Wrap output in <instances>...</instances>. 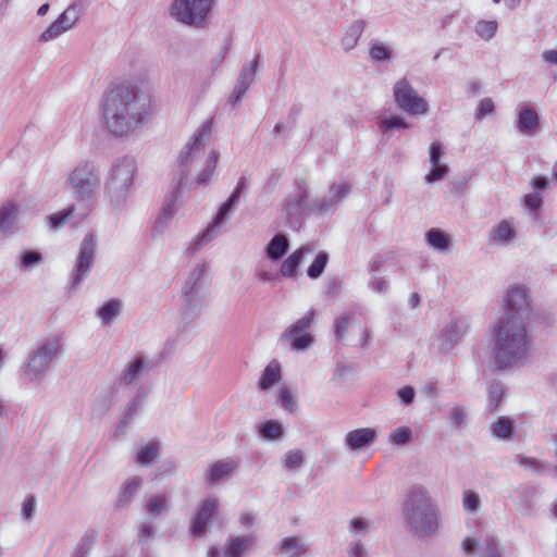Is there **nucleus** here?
<instances>
[{
    "mask_svg": "<svg viewBox=\"0 0 557 557\" xmlns=\"http://www.w3.org/2000/svg\"><path fill=\"white\" fill-rule=\"evenodd\" d=\"M281 379V366L278 361L272 360L263 370L258 386L260 389L267 391L273 387Z\"/></svg>",
    "mask_w": 557,
    "mask_h": 557,
    "instance_id": "29",
    "label": "nucleus"
},
{
    "mask_svg": "<svg viewBox=\"0 0 557 557\" xmlns=\"http://www.w3.org/2000/svg\"><path fill=\"white\" fill-rule=\"evenodd\" d=\"M60 350L58 339L40 344L32 354L25 364V375L30 382H41L51 362Z\"/></svg>",
    "mask_w": 557,
    "mask_h": 557,
    "instance_id": "10",
    "label": "nucleus"
},
{
    "mask_svg": "<svg viewBox=\"0 0 557 557\" xmlns=\"http://www.w3.org/2000/svg\"><path fill=\"white\" fill-rule=\"evenodd\" d=\"M373 530L371 520L363 517H355L348 521V532L354 537H360Z\"/></svg>",
    "mask_w": 557,
    "mask_h": 557,
    "instance_id": "41",
    "label": "nucleus"
},
{
    "mask_svg": "<svg viewBox=\"0 0 557 557\" xmlns=\"http://www.w3.org/2000/svg\"><path fill=\"white\" fill-rule=\"evenodd\" d=\"M491 431L497 438L509 440L515 434L516 424L509 417H499L496 422L491 424Z\"/></svg>",
    "mask_w": 557,
    "mask_h": 557,
    "instance_id": "36",
    "label": "nucleus"
},
{
    "mask_svg": "<svg viewBox=\"0 0 557 557\" xmlns=\"http://www.w3.org/2000/svg\"><path fill=\"white\" fill-rule=\"evenodd\" d=\"M122 301L120 299H110L98 308L97 315L106 325L111 322L121 313Z\"/></svg>",
    "mask_w": 557,
    "mask_h": 557,
    "instance_id": "35",
    "label": "nucleus"
},
{
    "mask_svg": "<svg viewBox=\"0 0 557 557\" xmlns=\"http://www.w3.org/2000/svg\"><path fill=\"white\" fill-rule=\"evenodd\" d=\"M430 162L432 165H442L441 158L444 156V147L440 141H433L429 148Z\"/></svg>",
    "mask_w": 557,
    "mask_h": 557,
    "instance_id": "59",
    "label": "nucleus"
},
{
    "mask_svg": "<svg viewBox=\"0 0 557 557\" xmlns=\"http://www.w3.org/2000/svg\"><path fill=\"white\" fill-rule=\"evenodd\" d=\"M69 183L76 200L89 202L100 187L99 170L91 162L82 163L70 173Z\"/></svg>",
    "mask_w": 557,
    "mask_h": 557,
    "instance_id": "8",
    "label": "nucleus"
},
{
    "mask_svg": "<svg viewBox=\"0 0 557 557\" xmlns=\"http://www.w3.org/2000/svg\"><path fill=\"white\" fill-rule=\"evenodd\" d=\"M329 262V253L324 250L319 251L312 263L307 269L308 277L312 280L319 278L323 273Z\"/></svg>",
    "mask_w": 557,
    "mask_h": 557,
    "instance_id": "42",
    "label": "nucleus"
},
{
    "mask_svg": "<svg viewBox=\"0 0 557 557\" xmlns=\"http://www.w3.org/2000/svg\"><path fill=\"white\" fill-rule=\"evenodd\" d=\"M518 463L520 466L530 468L531 470H533L534 472H536L539 474L544 473L548 469L552 468L549 465H546L545 462H543L539 459L532 458V457H521L518 460Z\"/></svg>",
    "mask_w": 557,
    "mask_h": 557,
    "instance_id": "51",
    "label": "nucleus"
},
{
    "mask_svg": "<svg viewBox=\"0 0 557 557\" xmlns=\"http://www.w3.org/2000/svg\"><path fill=\"white\" fill-rule=\"evenodd\" d=\"M314 321V311L311 309L306 312L299 320L290 324L283 336L289 342L294 350H305L313 343V337L307 330Z\"/></svg>",
    "mask_w": 557,
    "mask_h": 557,
    "instance_id": "13",
    "label": "nucleus"
},
{
    "mask_svg": "<svg viewBox=\"0 0 557 557\" xmlns=\"http://www.w3.org/2000/svg\"><path fill=\"white\" fill-rule=\"evenodd\" d=\"M497 30V23L495 21H480L475 25L476 34L485 40L494 37Z\"/></svg>",
    "mask_w": 557,
    "mask_h": 557,
    "instance_id": "50",
    "label": "nucleus"
},
{
    "mask_svg": "<svg viewBox=\"0 0 557 557\" xmlns=\"http://www.w3.org/2000/svg\"><path fill=\"white\" fill-rule=\"evenodd\" d=\"M278 547L286 557H302L308 550V546L298 536L282 539Z\"/></svg>",
    "mask_w": 557,
    "mask_h": 557,
    "instance_id": "28",
    "label": "nucleus"
},
{
    "mask_svg": "<svg viewBox=\"0 0 557 557\" xmlns=\"http://www.w3.org/2000/svg\"><path fill=\"white\" fill-rule=\"evenodd\" d=\"M260 65L261 57L257 54L249 64L243 66L238 76L251 85Z\"/></svg>",
    "mask_w": 557,
    "mask_h": 557,
    "instance_id": "49",
    "label": "nucleus"
},
{
    "mask_svg": "<svg viewBox=\"0 0 557 557\" xmlns=\"http://www.w3.org/2000/svg\"><path fill=\"white\" fill-rule=\"evenodd\" d=\"M219 159V152L214 149L208 154L203 170L197 176V185H208L211 182Z\"/></svg>",
    "mask_w": 557,
    "mask_h": 557,
    "instance_id": "39",
    "label": "nucleus"
},
{
    "mask_svg": "<svg viewBox=\"0 0 557 557\" xmlns=\"http://www.w3.org/2000/svg\"><path fill=\"white\" fill-rule=\"evenodd\" d=\"M239 201L236 199V196L235 195H230V197L226 199V201H224L214 219H213V222L212 224H210L208 227H212V232H215L216 233V228L220 227V225L228 219L230 214L237 208Z\"/></svg>",
    "mask_w": 557,
    "mask_h": 557,
    "instance_id": "33",
    "label": "nucleus"
},
{
    "mask_svg": "<svg viewBox=\"0 0 557 557\" xmlns=\"http://www.w3.org/2000/svg\"><path fill=\"white\" fill-rule=\"evenodd\" d=\"M208 270L207 262L198 263L190 271L182 287V317L187 322L197 319L202 311L201 295L210 284Z\"/></svg>",
    "mask_w": 557,
    "mask_h": 557,
    "instance_id": "5",
    "label": "nucleus"
},
{
    "mask_svg": "<svg viewBox=\"0 0 557 557\" xmlns=\"http://www.w3.org/2000/svg\"><path fill=\"white\" fill-rule=\"evenodd\" d=\"M249 87H250V84L238 76L237 83L234 86V89H233V92L231 96V101H232L233 106H235L237 102L242 101L244 95L246 94V91L248 90Z\"/></svg>",
    "mask_w": 557,
    "mask_h": 557,
    "instance_id": "55",
    "label": "nucleus"
},
{
    "mask_svg": "<svg viewBox=\"0 0 557 557\" xmlns=\"http://www.w3.org/2000/svg\"><path fill=\"white\" fill-rule=\"evenodd\" d=\"M393 94L397 107L409 114H425L429 110L426 101L416 92L406 78L395 84Z\"/></svg>",
    "mask_w": 557,
    "mask_h": 557,
    "instance_id": "12",
    "label": "nucleus"
},
{
    "mask_svg": "<svg viewBox=\"0 0 557 557\" xmlns=\"http://www.w3.org/2000/svg\"><path fill=\"white\" fill-rule=\"evenodd\" d=\"M74 211V206H70L62 211L49 215L50 227L53 230H59L60 227L64 226L73 216Z\"/></svg>",
    "mask_w": 557,
    "mask_h": 557,
    "instance_id": "46",
    "label": "nucleus"
},
{
    "mask_svg": "<svg viewBox=\"0 0 557 557\" xmlns=\"http://www.w3.org/2000/svg\"><path fill=\"white\" fill-rule=\"evenodd\" d=\"M256 540L255 534L228 536L224 546V557H244L245 552L255 545Z\"/></svg>",
    "mask_w": 557,
    "mask_h": 557,
    "instance_id": "22",
    "label": "nucleus"
},
{
    "mask_svg": "<svg viewBox=\"0 0 557 557\" xmlns=\"http://www.w3.org/2000/svg\"><path fill=\"white\" fill-rule=\"evenodd\" d=\"M44 262L42 255L37 250H25L21 255V270H30Z\"/></svg>",
    "mask_w": 557,
    "mask_h": 557,
    "instance_id": "45",
    "label": "nucleus"
},
{
    "mask_svg": "<svg viewBox=\"0 0 557 557\" xmlns=\"http://www.w3.org/2000/svg\"><path fill=\"white\" fill-rule=\"evenodd\" d=\"M350 190L351 184L349 182L332 184L329 188L330 196L321 199L314 198L311 200L310 209L318 215L333 213L338 208L339 203L348 196Z\"/></svg>",
    "mask_w": 557,
    "mask_h": 557,
    "instance_id": "14",
    "label": "nucleus"
},
{
    "mask_svg": "<svg viewBox=\"0 0 557 557\" xmlns=\"http://www.w3.org/2000/svg\"><path fill=\"white\" fill-rule=\"evenodd\" d=\"M401 513L405 529L420 540L433 536L438 530L440 510L423 486H414L407 493Z\"/></svg>",
    "mask_w": 557,
    "mask_h": 557,
    "instance_id": "3",
    "label": "nucleus"
},
{
    "mask_svg": "<svg viewBox=\"0 0 557 557\" xmlns=\"http://www.w3.org/2000/svg\"><path fill=\"white\" fill-rule=\"evenodd\" d=\"M35 508H36V497L34 495H28L22 504V510H21L22 518L25 520H30L33 518Z\"/></svg>",
    "mask_w": 557,
    "mask_h": 557,
    "instance_id": "62",
    "label": "nucleus"
},
{
    "mask_svg": "<svg viewBox=\"0 0 557 557\" xmlns=\"http://www.w3.org/2000/svg\"><path fill=\"white\" fill-rule=\"evenodd\" d=\"M96 248V237L92 233H88L79 246V251L71 275L70 290L76 289L89 274L95 261Z\"/></svg>",
    "mask_w": 557,
    "mask_h": 557,
    "instance_id": "11",
    "label": "nucleus"
},
{
    "mask_svg": "<svg viewBox=\"0 0 557 557\" xmlns=\"http://www.w3.org/2000/svg\"><path fill=\"white\" fill-rule=\"evenodd\" d=\"M112 403V394L107 393L104 395H101L95 400L92 405V412L97 417H103L111 409Z\"/></svg>",
    "mask_w": 557,
    "mask_h": 557,
    "instance_id": "48",
    "label": "nucleus"
},
{
    "mask_svg": "<svg viewBox=\"0 0 557 557\" xmlns=\"http://www.w3.org/2000/svg\"><path fill=\"white\" fill-rule=\"evenodd\" d=\"M141 484L143 479L140 476H132L127 479L119 492L115 509L127 508L140 488Z\"/></svg>",
    "mask_w": 557,
    "mask_h": 557,
    "instance_id": "24",
    "label": "nucleus"
},
{
    "mask_svg": "<svg viewBox=\"0 0 557 557\" xmlns=\"http://www.w3.org/2000/svg\"><path fill=\"white\" fill-rule=\"evenodd\" d=\"M306 252V248L300 247L290 253L281 265V274L285 277H295Z\"/></svg>",
    "mask_w": 557,
    "mask_h": 557,
    "instance_id": "31",
    "label": "nucleus"
},
{
    "mask_svg": "<svg viewBox=\"0 0 557 557\" xmlns=\"http://www.w3.org/2000/svg\"><path fill=\"white\" fill-rule=\"evenodd\" d=\"M523 202L531 211H537L543 205V199L539 193H531L524 196Z\"/></svg>",
    "mask_w": 557,
    "mask_h": 557,
    "instance_id": "64",
    "label": "nucleus"
},
{
    "mask_svg": "<svg viewBox=\"0 0 557 557\" xmlns=\"http://www.w3.org/2000/svg\"><path fill=\"white\" fill-rule=\"evenodd\" d=\"M376 440L377 433L374 429H356L346 434L345 445L352 451H360L371 446Z\"/></svg>",
    "mask_w": 557,
    "mask_h": 557,
    "instance_id": "20",
    "label": "nucleus"
},
{
    "mask_svg": "<svg viewBox=\"0 0 557 557\" xmlns=\"http://www.w3.org/2000/svg\"><path fill=\"white\" fill-rule=\"evenodd\" d=\"M348 557H369L367 548L360 539L352 541L347 547Z\"/></svg>",
    "mask_w": 557,
    "mask_h": 557,
    "instance_id": "61",
    "label": "nucleus"
},
{
    "mask_svg": "<svg viewBox=\"0 0 557 557\" xmlns=\"http://www.w3.org/2000/svg\"><path fill=\"white\" fill-rule=\"evenodd\" d=\"M540 127V116L533 108L523 107L518 112L517 128L525 136H533Z\"/></svg>",
    "mask_w": 557,
    "mask_h": 557,
    "instance_id": "23",
    "label": "nucleus"
},
{
    "mask_svg": "<svg viewBox=\"0 0 557 557\" xmlns=\"http://www.w3.org/2000/svg\"><path fill=\"white\" fill-rule=\"evenodd\" d=\"M81 17L78 7L69 5L39 36L40 42L50 41L75 26Z\"/></svg>",
    "mask_w": 557,
    "mask_h": 557,
    "instance_id": "16",
    "label": "nucleus"
},
{
    "mask_svg": "<svg viewBox=\"0 0 557 557\" xmlns=\"http://www.w3.org/2000/svg\"><path fill=\"white\" fill-rule=\"evenodd\" d=\"M258 435L265 441H276L284 436V428L276 420H267L258 425Z\"/></svg>",
    "mask_w": 557,
    "mask_h": 557,
    "instance_id": "34",
    "label": "nucleus"
},
{
    "mask_svg": "<svg viewBox=\"0 0 557 557\" xmlns=\"http://www.w3.org/2000/svg\"><path fill=\"white\" fill-rule=\"evenodd\" d=\"M364 21L356 20L345 28L344 35L341 39V45L344 51H351L358 44V40L364 29Z\"/></svg>",
    "mask_w": 557,
    "mask_h": 557,
    "instance_id": "26",
    "label": "nucleus"
},
{
    "mask_svg": "<svg viewBox=\"0 0 557 557\" xmlns=\"http://www.w3.org/2000/svg\"><path fill=\"white\" fill-rule=\"evenodd\" d=\"M504 397V385L499 381H493L487 386V410L495 412Z\"/></svg>",
    "mask_w": 557,
    "mask_h": 557,
    "instance_id": "38",
    "label": "nucleus"
},
{
    "mask_svg": "<svg viewBox=\"0 0 557 557\" xmlns=\"http://www.w3.org/2000/svg\"><path fill=\"white\" fill-rule=\"evenodd\" d=\"M462 503H463L465 509L472 513L476 512L481 505V500H480L478 493H475L473 491H466L463 493Z\"/></svg>",
    "mask_w": 557,
    "mask_h": 557,
    "instance_id": "54",
    "label": "nucleus"
},
{
    "mask_svg": "<svg viewBox=\"0 0 557 557\" xmlns=\"http://www.w3.org/2000/svg\"><path fill=\"white\" fill-rule=\"evenodd\" d=\"M212 122L210 120L203 122L194 133L190 140L186 144L178 157L180 180L171 193L170 201L164 206L162 216L158 219L157 223L162 220L168 222L173 218L176 207L175 200L177 198L180 186L187 182L189 174V164L198 159L200 152L205 149L207 140L211 136Z\"/></svg>",
    "mask_w": 557,
    "mask_h": 557,
    "instance_id": "4",
    "label": "nucleus"
},
{
    "mask_svg": "<svg viewBox=\"0 0 557 557\" xmlns=\"http://www.w3.org/2000/svg\"><path fill=\"white\" fill-rule=\"evenodd\" d=\"M469 324L462 319H451L445 324L440 334V348L443 351H448L458 345L466 333L468 332Z\"/></svg>",
    "mask_w": 557,
    "mask_h": 557,
    "instance_id": "17",
    "label": "nucleus"
},
{
    "mask_svg": "<svg viewBox=\"0 0 557 557\" xmlns=\"http://www.w3.org/2000/svg\"><path fill=\"white\" fill-rule=\"evenodd\" d=\"M518 494L520 505L525 513H530L535 505L539 488L532 484H520L515 488Z\"/></svg>",
    "mask_w": 557,
    "mask_h": 557,
    "instance_id": "27",
    "label": "nucleus"
},
{
    "mask_svg": "<svg viewBox=\"0 0 557 557\" xmlns=\"http://www.w3.org/2000/svg\"><path fill=\"white\" fill-rule=\"evenodd\" d=\"M482 554V557H503L498 541L496 537L486 535L481 543L474 537H466L462 541V549L466 554H472L475 549Z\"/></svg>",
    "mask_w": 557,
    "mask_h": 557,
    "instance_id": "19",
    "label": "nucleus"
},
{
    "mask_svg": "<svg viewBox=\"0 0 557 557\" xmlns=\"http://www.w3.org/2000/svg\"><path fill=\"white\" fill-rule=\"evenodd\" d=\"M350 320H351V315L350 313H345L343 314L342 317H339L336 322H335V337L336 339H343L347 330H348V326H349V323H350Z\"/></svg>",
    "mask_w": 557,
    "mask_h": 557,
    "instance_id": "58",
    "label": "nucleus"
},
{
    "mask_svg": "<svg viewBox=\"0 0 557 557\" xmlns=\"http://www.w3.org/2000/svg\"><path fill=\"white\" fill-rule=\"evenodd\" d=\"M289 249V240L286 235L276 233L265 246V255L271 261L281 260Z\"/></svg>",
    "mask_w": 557,
    "mask_h": 557,
    "instance_id": "25",
    "label": "nucleus"
},
{
    "mask_svg": "<svg viewBox=\"0 0 557 557\" xmlns=\"http://www.w3.org/2000/svg\"><path fill=\"white\" fill-rule=\"evenodd\" d=\"M294 187L295 193L286 195L282 200L281 210L285 224L294 231H299L304 223V215L314 214V211L310 209L309 185L306 178H296Z\"/></svg>",
    "mask_w": 557,
    "mask_h": 557,
    "instance_id": "7",
    "label": "nucleus"
},
{
    "mask_svg": "<svg viewBox=\"0 0 557 557\" xmlns=\"http://www.w3.org/2000/svg\"><path fill=\"white\" fill-rule=\"evenodd\" d=\"M148 392L144 388H139L134 397L127 404L123 417L115 429L116 434H125L128 425L135 419L138 409L144 405Z\"/></svg>",
    "mask_w": 557,
    "mask_h": 557,
    "instance_id": "21",
    "label": "nucleus"
},
{
    "mask_svg": "<svg viewBox=\"0 0 557 557\" xmlns=\"http://www.w3.org/2000/svg\"><path fill=\"white\" fill-rule=\"evenodd\" d=\"M530 314L529 290L525 287L511 286L504 296V313L494 324L493 356L498 370L511 369L525 359Z\"/></svg>",
    "mask_w": 557,
    "mask_h": 557,
    "instance_id": "1",
    "label": "nucleus"
},
{
    "mask_svg": "<svg viewBox=\"0 0 557 557\" xmlns=\"http://www.w3.org/2000/svg\"><path fill=\"white\" fill-rule=\"evenodd\" d=\"M159 453V444L150 442L141 446L136 455V461L141 466H147L152 462Z\"/></svg>",
    "mask_w": 557,
    "mask_h": 557,
    "instance_id": "43",
    "label": "nucleus"
},
{
    "mask_svg": "<svg viewBox=\"0 0 557 557\" xmlns=\"http://www.w3.org/2000/svg\"><path fill=\"white\" fill-rule=\"evenodd\" d=\"M380 267H381V260L380 259L373 260L371 265H370V271L373 274V281H371L369 283V285L376 293H381L383 290V278L375 276V273L380 270Z\"/></svg>",
    "mask_w": 557,
    "mask_h": 557,
    "instance_id": "60",
    "label": "nucleus"
},
{
    "mask_svg": "<svg viewBox=\"0 0 557 557\" xmlns=\"http://www.w3.org/2000/svg\"><path fill=\"white\" fill-rule=\"evenodd\" d=\"M494 110H495V106H494L493 100L491 98H484L478 104V108L475 111V119L480 121V120L484 119L485 116L492 114L494 112Z\"/></svg>",
    "mask_w": 557,
    "mask_h": 557,
    "instance_id": "56",
    "label": "nucleus"
},
{
    "mask_svg": "<svg viewBox=\"0 0 557 557\" xmlns=\"http://www.w3.org/2000/svg\"><path fill=\"white\" fill-rule=\"evenodd\" d=\"M388 440L398 446L409 444L413 440L412 431L408 426H399L389 434Z\"/></svg>",
    "mask_w": 557,
    "mask_h": 557,
    "instance_id": "47",
    "label": "nucleus"
},
{
    "mask_svg": "<svg viewBox=\"0 0 557 557\" xmlns=\"http://www.w3.org/2000/svg\"><path fill=\"white\" fill-rule=\"evenodd\" d=\"M214 236L215 232H212V227H207L203 233L189 245L187 252L191 255L196 253L203 244L212 240Z\"/></svg>",
    "mask_w": 557,
    "mask_h": 557,
    "instance_id": "53",
    "label": "nucleus"
},
{
    "mask_svg": "<svg viewBox=\"0 0 557 557\" xmlns=\"http://www.w3.org/2000/svg\"><path fill=\"white\" fill-rule=\"evenodd\" d=\"M425 240L433 249L444 252L449 251L451 247V239L449 235L440 228H431L425 233Z\"/></svg>",
    "mask_w": 557,
    "mask_h": 557,
    "instance_id": "30",
    "label": "nucleus"
},
{
    "mask_svg": "<svg viewBox=\"0 0 557 557\" xmlns=\"http://www.w3.org/2000/svg\"><path fill=\"white\" fill-rule=\"evenodd\" d=\"M17 207L13 202H7L0 208V233L9 231L16 219Z\"/></svg>",
    "mask_w": 557,
    "mask_h": 557,
    "instance_id": "40",
    "label": "nucleus"
},
{
    "mask_svg": "<svg viewBox=\"0 0 557 557\" xmlns=\"http://www.w3.org/2000/svg\"><path fill=\"white\" fill-rule=\"evenodd\" d=\"M516 236V230L507 221H502L490 232V240L496 244L510 242Z\"/></svg>",
    "mask_w": 557,
    "mask_h": 557,
    "instance_id": "37",
    "label": "nucleus"
},
{
    "mask_svg": "<svg viewBox=\"0 0 557 557\" xmlns=\"http://www.w3.org/2000/svg\"><path fill=\"white\" fill-rule=\"evenodd\" d=\"M214 0H173L170 15L184 25L205 27Z\"/></svg>",
    "mask_w": 557,
    "mask_h": 557,
    "instance_id": "9",
    "label": "nucleus"
},
{
    "mask_svg": "<svg viewBox=\"0 0 557 557\" xmlns=\"http://www.w3.org/2000/svg\"><path fill=\"white\" fill-rule=\"evenodd\" d=\"M236 468L237 462L235 460H221L214 462L210 468V484L218 483L221 479L230 475Z\"/></svg>",
    "mask_w": 557,
    "mask_h": 557,
    "instance_id": "32",
    "label": "nucleus"
},
{
    "mask_svg": "<svg viewBox=\"0 0 557 557\" xmlns=\"http://www.w3.org/2000/svg\"><path fill=\"white\" fill-rule=\"evenodd\" d=\"M151 98L138 85L120 83L104 97L102 116L106 128L115 137L134 134L147 122Z\"/></svg>",
    "mask_w": 557,
    "mask_h": 557,
    "instance_id": "2",
    "label": "nucleus"
},
{
    "mask_svg": "<svg viewBox=\"0 0 557 557\" xmlns=\"http://www.w3.org/2000/svg\"><path fill=\"white\" fill-rule=\"evenodd\" d=\"M146 510L152 517L160 516L163 511L168 510L166 497L162 494L152 496L147 502Z\"/></svg>",
    "mask_w": 557,
    "mask_h": 557,
    "instance_id": "44",
    "label": "nucleus"
},
{
    "mask_svg": "<svg viewBox=\"0 0 557 557\" xmlns=\"http://www.w3.org/2000/svg\"><path fill=\"white\" fill-rule=\"evenodd\" d=\"M448 165H432L430 172L425 176V181L428 183H435L444 178V176L448 173Z\"/></svg>",
    "mask_w": 557,
    "mask_h": 557,
    "instance_id": "57",
    "label": "nucleus"
},
{
    "mask_svg": "<svg viewBox=\"0 0 557 557\" xmlns=\"http://www.w3.org/2000/svg\"><path fill=\"white\" fill-rule=\"evenodd\" d=\"M305 456L300 449L289 450L285 455V467L289 470L300 468L304 463Z\"/></svg>",
    "mask_w": 557,
    "mask_h": 557,
    "instance_id": "52",
    "label": "nucleus"
},
{
    "mask_svg": "<svg viewBox=\"0 0 557 557\" xmlns=\"http://www.w3.org/2000/svg\"><path fill=\"white\" fill-rule=\"evenodd\" d=\"M216 510L218 500L215 498H206L201 502L191 520L190 532L194 537H199L207 531L208 523Z\"/></svg>",
    "mask_w": 557,
    "mask_h": 557,
    "instance_id": "18",
    "label": "nucleus"
},
{
    "mask_svg": "<svg viewBox=\"0 0 557 557\" xmlns=\"http://www.w3.org/2000/svg\"><path fill=\"white\" fill-rule=\"evenodd\" d=\"M409 124L400 115H391L385 117V131L387 129H406Z\"/></svg>",
    "mask_w": 557,
    "mask_h": 557,
    "instance_id": "63",
    "label": "nucleus"
},
{
    "mask_svg": "<svg viewBox=\"0 0 557 557\" xmlns=\"http://www.w3.org/2000/svg\"><path fill=\"white\" fill-rule=\"evenodd\" d=\"M156 367L154 360L137 355L125 364L119 376V382L125 386L137 384L148 376Z\"/></svg>",
    "mask_w": 557,
    "mask_h": 557,
    "instance_id": "15",
    "label": "nucleus"
},
{
    "mask_svg": "<svg viewBox=\"0 0 557 557\" xmlns=\"http://www.w3.org/2000/svg\"><path fill=\"white\" fill-rule=\"evenodd\" d=\"M135 171L136 162L133 158L124 157L113 163L104 189L115 210H122L125 207Z\"/></svg>",
    "mask_w": 557,
    "mask_h": 557,
    "instance_id": "6",
    "label": "nucleus"
}]
</instances>
